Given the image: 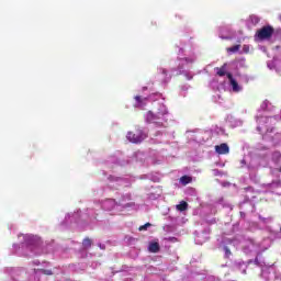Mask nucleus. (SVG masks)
Returning a JSON list of instances; mask_svg holds the SVG:
<instances>
[{
	"label": "nucleus",
	"mask_w": 281,
	"mask_h": 281,
	"mask_svg": "<svg viewBox=\"0 0 281 281\" xmlns=\"http://www.w3.org/2000/svg\"><path fill=\"white\" fill-rule=\"evenodd\" d=\"M274 32H276V29H273V26L266 25L256 32L255 38L257 41H269L273 36Z\"/></svg>",
	"instance_id": "1"
},
{
	"label": "nucleus",
	"mask_w": 281,
	"mask_h": 281,
	"mask_svg": "<svg viewBox=\"0 0 281 281\" xmlns=\"http://www.w3.org/2000/svg\"><path fill=\"white\" fill-rule=\"evenodd\" d=\"M164 115L165 113H158L155 114L153 112H147L146 114V122H148L149 124H156V126H164Z\"/></svg>",
	"instance_id": "2"
},
{
	"label": "nucleus",
	"mask_w": 281,
	"mask_h": 281,
	"mask_svg": "<svg viewBox=\"0 0 281 281\" xmlns=\"http://www.w3.org/2000/svg\"><path fill=\"white\" fill-rule=\"evenodd\" d=\"M126 137L128 142H132V144H139L144 142V134L140 131H137L136 133L128 132Z\"/></svg>",
	"instance_id": "3"
},
{
	"label": "nucleus",
	"mask_w": 281,
	"mask_h": 281,
	"mask_svg": "<svg viewBox=\"0 0 281 281\" xmlns=\"http://www.w3.org/2000/svg\"><path fill=\"white\" fill-rule=\"evenodd\" d=\"M215 153H217V155H229V146L227 143H222L215 146Z\"/></svg>",
	"instance_id": "4"
},
{
	"label": "nucleus",
	"mask_w": 281,
	"mask_h": 281,
	"mask_svg": "<svg viewBox=\"0 0 281 281\" xmlns=\"http://www.w3.org/2000/svg\"><path fill=\"white\" fill-rule=\"evenodd\" d=\"M160 249H161V247L159 246V243H157V241L151 243L148 246V251H150V254H159Z\"/></svg>",
	"instance_id": "5"
},
{
	"label": "nucleus",
	"mask_w": 281,
	"mask_h": 281,
	"mask_svg": "<svg viewBox=\"0 0 281 281\" xmlns=\"http://www.w3.org/2000/svg\"><path fill=\"white\" fill-rule=\"evenodd\" d=\"M215 70L217 76H220V78H223V76H226L227 74V64H223V66L216 67Z\"/></svg>",
	"instance_id": "6"
},
{
	"label": "nucleus",
	"mask_w": 281,
	"mask_h": 281,
	"mask_svg": "<svg viewBox=\"0 0 281 281\" xmlns=\"http://www.w3.org/2000/svg\"><path fill=\"white\" fill-rule=\"evenodd\" d=\"M176 210H178V212H186V210H188V202L181 201V202L176 206Z\"/></svg>",
	"instance_id": "7"
},
{
	"label": "nucleus",
	"mask_w": 281,
	"mask_h": 281,
	"mask_svg": "<svg viewBox=\"0 0 281 281\" xmlns=\"http://www.w3.org/2000/svg\"><path fill=\"white\" fill-rule=\"evenodd\" d=\"M93 245V241L91 240V238L89 237H86L83 240H82V247L85 249H90V247Z\"/></svg>",
	"instance_id": "8"
},
{
	"label": "nucleus",
	"mask_w": 281,
	"mask_h": 281,
	"mask_svg": "<svg viewBox=\"0 0 281 281\" xmlns=\"http://www.w3.org/2000/svg\"><path fill=\"white\" fill-rule=\"evenodd\" d=\"M180 183H182V186H188V183H192V177H190V176H182L180 178Z\"/></svg>",
	"instance_id": "9"
},
{
	"label": "nucleus",
	"mask_w": 281,
	"mask_h": 281,
	"mask_svg": "<svg viewBox=\"0 0 281 281\" xmlns=\"http://www.w3.org/2000/svg\"><path fill=\"white\" fill-rule=\"evenodd\" d=\"M231 86L233 87V91H235L236 93L240 91V86H238V81H236V79L231 81Z\"/></svg>",
	"instance_id": "10"
},
{
	"label": "nucleus",
	"mask_w": 281,
	"mask_h": 281,
	"mask_svg": "<svg viewBox=\"0 0 281 281\" xmlns=\"http://www.w3.org/2000/svg\"><path fill=\"white\" fill-rule=\"evenodd\" d=\"M240 49V45H235L233 47H228L227 52H232L233 54H236V52H238Z\"/></svg>",
	"instance_id": "11"
},
{
	"label": "nucleus",
	"mask_w": 281,
	"mask_h": 281,
	"mask_svg": "<svg viewBox=\"0 0 281 281\" xmlns=\"http://www.w3.org/2000/svg\"><path fill=\"white\" fill-rule=\"evenodd\" d=\"M224 251H225V258H229V256H232V250L229 249V247L225 246Z\"/></svg>",
	"instance_id": "12"
},
{
	"label": "nucleus",
	"mask_w": 281,
	"mask_h": 281,
	"mask_svg": "<svg viewBox=\"0 0 281 281\" xmlns=\"http://www.w3.org/2000/svg\"><path fill=\"white\" fill-rule=\"evenodd\" d=\"M150 223H146V224H144L143 226H139V232H144V231H146V229H148V227H150Z\"/></svg>",
	"instance_id": "13"
},
{
	"label": "nucleus",
	"mask_w": 281,
	"mask_h": 281,
	"mask_svg": "<svg viewBox=\"0 0 281 281\" xmlns=\"http://www.w3.org/2000/svg\"><path fill=\"white\" fill-rule=\"evenodd\" d=\"M41 271H42V273H44V276H53V273H54V272H52V270L42 269Z\"/></svg>",
	"instance_id": "14"
},
{
	"label": "nucleus",
	"mask_w": 281,
	"mask_h": 281,
	"mask_svg": "<svg viewBox=\"0 0 281 281\" xmlns=\"http://www.w3.org/2000/svg\"><path fill=\"white\" fill-rule=\"evenodd\" d=\"M226 77L228 78L229 82H232V80H236L234 79V76L232 75V72H226Z\"/></svg>",
	"instance_id": "15"
},
{
	"label": "nucleus",
	"mask_w": 281,
	"mask_h": 281,
	"mask_svg": "<svg viewBox=\"0 0 281 281\" xmlns=\"http://www.w3.org/2000/svg\"><path fill=\"white\" fill-rule=\"evenodd\" d=\"M135 100H136V102H137L138 104H142V102H144V99H143L142 97H139V95H136V97H135Z\"/></svg>",
	"instance_id": "16"
},
{
	"label": "nucleus",
	"mask_w": 281,
	"mask_h": 281,
	"mask_svg": "<svg viewBox=\"0 0 281 281\" xmlns=\"http://www.w3.org/2000/svg\"><path fill=\"white\" fill-rule=\"evenodd\" d=\"M165 76H168V70L165 69Z\"/></svg>",
	"instance_id": "17"
}]
</instances>
